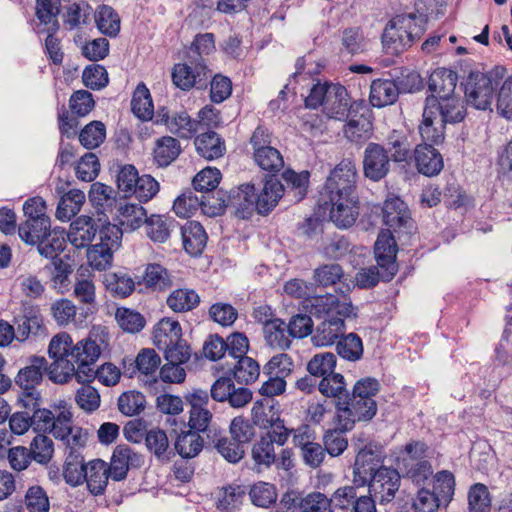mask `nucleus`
Segmentation results:
<instances>
[{
    "label": "nucleus",
    "mask_w": 512,
    "mask_h": 512,
    "mask_svg": "<svg viewBox=\"0 0 512 512\" xmlns=\"http://www.w3.org/2000/svg\"><path fill=\"white\" fill-rule=\"evenodd\" d=\"M91 338L78 341L73 344L72 338L67 333L54 336L48 347V354L54 361L49 365L48 377L54 383L64 384L72 378L76 379L78 368L85 360V354L76 355V349L88 342H94Z\"/></svg>",
    "instance_id": "f257e3e1"
},
{
    "label": "nucleus",
    "mask_w": 512,
    "mask_h": 512,
    "mask_svg": "<svg viewBox=\"0 0 512 512\" xmlns=\"http://www.w3.org/2000/svg\"><path fill=\"white\" fill-rule=\"evenodd\" d=\"M424 33L412 14L397 15L389 21L382 35L383 47L387 54L398 55L411 47Z\"/></svg>",
    "instance_id": "f03ea898"
},
{
    "label": "nucleus",
    "mask_w": 512,
    "mask_h": 512,
    "mask_svg": "<svg viewBox=\"0 0 512 512\" xmlns=\"http://www.w3.org/2000/svg\"><path fill=\"white\" fill-rule=\"evenodd\" d=\"M504 72V67H496L487 73L471 71L464 83L467 103L479 110L488 109L493 102L495 90L499 86Z\"/></svg>",
    "instance_id": "7ed1b4c3"
},
{
    "label": "nucleus",
    "mask_w": 512,
    "mask_h": 512,
    "mask_svg": "<svg viewBox=\"0 0 512 512\" xmlns=\"http://www.w3.org/2000/svg\"><path fill=\"white\" fill-rule=\"evenodd\" d=\"M85 354V360L81 362L76 374V380L79 383H90L95 379L105 386H113L120 379L119 369L112 363H105L98 369H95V363L101 355L100 346L94 342H88L76 349V355Z\"/></svg>",
    "instance_id": "20e7f679"
},
{
    "label": "nucleus",
    "mask_w": 512,
    "mask_h": 512,
    "mask_svg": "<svg viewBox=\"0 0 512 512\" xmlns=\"http://www.w3.org/2000/svg\"><path fill=\"white\" fill-rule=\"evenodd\" d=\"M357 179L356 164L350 159H343L334 167L325 181L321 191L323 201H340L341 198L358 197Z\"/></svg>",
    "instance_id": "39448f33"
},
{
    "label": "nucleus",
    "mask_w": 512,
    "mask_h": 512,
    "mask_svg": "<svg viewBox=\"0 0 512 512\" xmlns=\"http://www.w3.org/2000/svg\"><path fill=\"white\" fill-rule=\"evenodd\" d=\"M337 420L340 429L351 430L356 422H368L377 413V403L372 398H361L349 392L336 402Z\"/></svg>",
    "instance_id": "423d86ee"
},
{
    "label": "nucleus",
    "mask_w": 512,
    "mask_h": 512,
    "mask_svg": "<svg viewBox=\"0 0 512 512\" xmlns=\"http://www.w3.org/2000/svg\"><path fill=\"white\" fill-rule=\"evenodd\" d=\"M387 454L383 445L377 442H369L359 447L353 465V483L366 486L370 479L381 467Z\"/></svg>",
    "instance_id": "0eeeda50"
},
{
    "label": "nucleus",
    "mask_w": 512,
    "mask_h": 512,
    "mask_svg": "<svg viewBox=\"0 0 512 512\" xmlns=\"http://www.w3.org/2000/svg\"><path fill=\"white\" fill-rule=\"evenodd\" d=\"M41 7L36 14L37 22L34 25V31L38 34H46L45 48L49 58L54 64H60L63 60V53L60 48V41L55 34L60 29L58 15L61 9L50 5L52 9H48L45 5L39 4Z\"/></svg>",
    "instance_id": "6e6552de"
},
{
    "label": "nucleus",
    "mask_w": 512,
    "mask_h": 512,
    "mask_svg": "<svg viewBox=\"0 0 512 512\" xmlns=\"http://www.w3.org/2000/svg\"><path fill=\"white\" fill-rule=\"evenodd\" d=\"M48 370V362L44 357L32 356L28 359L27 365L21 368L15 377V384L22 389L20 403L36 404V398L39 397L36 386L41 383L44 373L48 374Z\"/></svg>",
    "instance_id": "1a4fd4ad"
},
{
    "label": "nucleus",
    "mask_w": 512,
    "mask_h": 512,
    "mask_svg": "<svg viewBox=\"0 0 512 512\" xmlns=\"http://www.w3.org/2000/svg\"><path fill=\"white\" fill-rule=\"evenodd\" d=\"M210 71L203 58L188 55L185 63L176 64L172 72L173 83L181 90L188 91L193 87L202 89L207 86Z\"/></svg>",
    "instance_id": "9d476101"
},
{
    "label": "nucleus",
    "mask_w": 512,
    "mask_h": 512,
    "mask_svg": "<svg viewBox=\"0 0 512 512\" xmlns=\"http://www.w3.org/2000/svg\"><path fill=\"white\" fill-rule=\"evenodd\" d=\"M357 483L345 485L334 491V509L336 512H377L375 499L363 494Z\"/></svg>",
    "instance_id": "9b49d317"
},
{
    "label": "nucleus",
    "mask_w": 512,
    "mask_h": 512,
    "mask_svg": "<svg viewBox=\"0 0 512 512\" xmlns=\"http://www.w3.org/2000/svg\"><path fill=\"white\" fill-rule=\"evenodd\" d=\"M13 324L16 326V339L18 341H26L31 335L35 337L47 336V329L39 307L28 301L21 302L18 313L14 314Z\"/></svg>",
    "instance_id": "f8f14e48"
},
{
    "label": "nucleus",
    "mask_w": 512,
    "mask_h": 512,
    "mask_svg": "<svg viewBox=\"0 0 512 512\" xmlns=\"http://www.w3.org/2000/svg\"><path fill=\"white\" fill-rule=\"evenodd\" d=\"M401 475L392 467H381L370 479L366 486L368 495L380 504L391 502L400 488Z\"/></svg>",
    "instance_id": "ddd939ff"
},
{
    "label": "nucleus",
    "mask_w": 512,
    "mask_h": 512,
    "mask_svg": "<svg viewBox=\"0 0 512 512\" xmlns=\"http://www.w3.org/2000/svg\"><path fill=\"white\" fill-rule=\"evenodd\" d=\"M391 162L393 161L384 145L369 142L363 152V175L373 182H379L390 173Z\"/></svg>",
    "instance_id": "4468645a"
},
{
    "label": "nucleus",
    "mask_w": 512,
    "mask_h": 512,
    "mask_svg": "<svg viewBox=\"0 0 512 512\" xmlns=\"http://www.w3.org/2000/svg\"><path fill=\"white\" fill-rule=\"evenodd\" d=\"M397 243L391 230L381 231L374 245V254L381 269L382 281H391L398 271Z\"/></svg>",
    "instance_id": "2eb2a0df"
},
{
    "label": "nucleus",
    "mask_w": 512,
    "mask_h": 512,
    "mask_svg": "<svg viewBox=\"0 0 512 512\" xmlns=\"http://www.w3.org/2000/svg\"><path fill=\"white\" fill-rule=\"evenodd\" d=\"M303 308L310 316L319 319L329 318L336 314L356 317L351 303L340 302L337 296L328 293L306 298L303 301Z\"/></svg>",
    "instance_id": "dca6fc26"
},
{
    "label": "nucleus",
    "mask_w": 512,
    "mask_h": 512,
    "mask_svg": "<svg viewBox=\"0 0 512 512\" xmlns=\"http://www.w3.org/2000/svg\"><path fill=\"white\" fill-rule=\"evenodd\" d=\"M383 222L397 234H412L414 225L408 207L398 197L389 198L383 205Z\"/></svg>",
    "instance_id": "f3484780"
},
{
    "label": "nucleus",
    "mask_w": 512,
    "mask_h": 512,
    "mask_svg": "<svg viewBox=\"0 0 512 512\" xmlns=\"http://www.w3.org/2000/svg\"><path fill=\"white\" fill-rule=\"evenodd\" d=\"M211 397L217 402H228L233 408H242L252 400V392L245 387H235L230 377L218 378L210 389Z\"/></svg>",
    "instance_id": "a211bd4d"
},
{
    "label": "nucleus",
    "mask_w": 512,
    "mask_h": 512,
    "mask_svg": "<svg viewBox=\"0 0 512 512\" xmlns=\"http://www.w3.org/2000/svg\"><path fill=\"white\" fill-rule=\"evenodd\" d=\"M432 103H434V108H430V110L435 116L439 115L440 121L445 125L459 123L466 116L464 103L456 94L445 98H439L436 95L427 96L425 107L431 106Z\"/></svg>",
    "instance_id": "6ab92c4d"
},
{
    "label": "nucleus",
    "mask_w": 512,
    "mask_h": 512,
    "mask_svg": "<svg viewBox=\"0 0 512 512\" xmlns=\"http://www.w3.org/2000/svg\"><path fill=\"white\" fill-rule=\"evenodd\" d=\"M142 464V455L134 452L127 445H118L113 451L110 466H108L110 478L114 481L124 480L130 468H138Z\"/></svg>",
    "instance_id": "aec40b11"
},
{
    "label": "nucleus",
    "mask_w": 512,
    "mask_h": 512,
    "mask_svg": "<svg viewBox=\"0 0 512 512\" xmlns=\"http://www.w3.org/2000/svg\"><path fill=\"white\" fill-rule=\"evenodd\" d=\"M101 218L94 219L89 216H79L70 225L67 238L76 248L88 247L98 235Z\"/></svg>",
    "instance_id": "412c9836"
},
{
    "label": "nucleus",
    "mask_w": 512,
    "mask_h": 512,
    "mask_svg": "<svg viewBox=\"0 0 512 512\" xmlns=\"http://www.w3.org/2000/svg\"><path fill=\"white\" fill-rule=\"evenodd\" d=\"M412 158L418 172L425 176H436L444 167L442 155L429 143L418 144L414 148Z\"/></svg>",
    "instance_id": "4be33fe9"
},
{
    "label": "nucleus",
    "mask_w": 512,
    "mask_h": 512,
    "mask_svg": "<svg viewBox=\"0 0 512 512\" xmlns=\"http://www.w3.org/2000/svg\"><path fill=\"white\" fill-rule=\"evenodd\" d=\"M358 197L341 198L340 201L324 200V205L329 206V216L333 223L340 228L351 227L358 215Z\"/></svg>",
    "instance_id": "5701e85b"
},
{
    "label": "nucleus",
    "mask_w": 512,
    "mask_h": 512,
    "mask_svg": "<svg viewBox=\"0 0 512 512\" xmlns=\"http://www.w3.org/2000/svg\"><path fill=\"white\" fill-rule=\"evenodd\" d=\"M256 188L253 184H243L237 189L231 190L226 206L235 210L237 217L250 218L256 211Z\"/></svg>",
    "instance_id": "b1692460"
},
{
    "label": "nucleus",
    "mask_w": 512,
    "mask_h": 512,
    "mask_svg": "<svg viewBox=\"0 0 512 512\" xmlns=\"http://www.w3.org/2000/svg\"><path fill=\"white\" fill-rule=\"evenodd\" d=\"M350 316L334 315L324 318L316 327L312 340L317 346H330L339 340L345 331V319Z\"/></svg>",
    "instance_id": "393cba45"
},
{
    "label": "nucleus",
    "mask_w": 512,
    "mask_h": 512,
    "mask_svg": "<svg viewBox=\"0 0 512 512\" xmlns=\"http://www.w3.org/2000/svg\"><path fill=\"white\" fill-rule=\"evenodd\" d=\"M349 105L350 97L347 89L339 83L331 84L323 107V112L327 117L336 120L348 118Z\"/></svg>",
    "instance_id": "a878e982"
},
{
    "label": "nucleus",
    "mask_w": 512,
    "mask_h": 512,
    "mask_svg": "<svg viewBox=\"0 0 512 512\" xmlns=\"http://www.w3.org/2000/svg\"><path fill=\"white\" fill-rule=\"evenodd\" d=\"M385 148L394 163H408L412 159L413 147L408 135L400 130H392L385 139Z\"/></svg>",
    "instance_id": "bb28decb"
},
{
    "label": "nucleus",
    "mask_w": 512,
    "mask_h": 512,
    "mask_svg": "<svg viewBox=\"0 0 512 512\" xmlns=\"http://www.w3.org/2000/svg\"><path fill=\"white\" fill-rule=\"evenodd\" d=\"M284 195V185L278 179H266L263 188L256 192V212L261 215L268 214Z\"/></svg>",
    "instance_id": "cd10ccee"
},
{
    "label": "nucleus",
    "mask_w": 512,
    "mask_h": 512,
    "mask_svg": "<svg viewBox=\"0 0 512 512\" xmlns=\"http://www.w3.org/2000/svg\"><path fill=\"white\" fill-rule=\"evenodd\" d=\"M145 445L150 453L161 463H168L174 458V450L170 445L166 432L153 428L145 434Z\"/></svg>",
    "instance_id": "c85d7f7f"
},
{
    "label": "nucleus",
    "mask_w": 512,
    "mask_h": 512,
    "mask_svg": "<svg viewBox=\"0 0 512 512\" xmlns=\"http://www.w3.org/2000/svg\"><path fill=\"white\" fill-rule=\"evenodd\" d=\"M181 236L185 251L192 256L202 253L208 239L203 226L197 221H187L181 227Z\"/></svg>",
    "instance_id": "c756f323"
},
{
    "label": "nucleus",
    "mask_w": 512,
    "mask_h": 512,
    "mask_svg": "<svg viewBox=\"0 0 512 512\" xmlns=\"http://www.w3.org/2000/svg\"><path fill=\"white\" fill-rule=\"evenodd\" d=\"M106 291L114 298L125 299L129 297L136 288V282L132 276L123 271L108 272L103 280Z\"/></svg>",
    "instance_id": "7c9ffc66"
},
{
    "label": "nucleus",
    "mask_w": 512,
    "mask_h": 512,
    "mask_svg": "<svg viewBox=\"0 0 512 512\" xmlns=\"http://www.w3.org/2000/svg\"><path fill=\"white\" fill-rule=\"evenodd\" d=\"M399 94L396 81L376 79L370 86L369 101L373 107L382 108L395 103Z\"/></svg>",
    "instance_id": "2f4dec72"
},
{
    "label": "nucleus",
    "mask_w": 512,
    "mask_h": 512,
    "mask_svg": "<svg viewBox=\"0 0 512 512\" xmlns=\"http://www.w3.org/2000/svg\"><path fill=\"white\" fill-rule=\"evenodd\" d=\"M181 339L182 328L176 320L163 318L154 327L153 342L159 350L167 349Z\"/></svg>",
    "instance_id": "473e14b6"
},
{
    "label": "nucleus",
    "mask_w": 512,
    "mask_h": 512,
    "mask_svg": "<svg viewBox=\"0 0 512 512\" xmlns=\"http://www.w3.org/2000/svg\"><path fill=\"white\" fill-rule=\"evenodd\" d=\"M457 80L456 72L447 68H438L430 75L428 88L432 92L431 95L439 98L449 97L455 95Z\"/></svg>",
    "instance_id": "72a5a7b5"
},
{
    "label": "nucleus",
    "mask_w": 512,
    "mask_h": 512,
    "mask_svg": "<svg viewBox=\"0 0 512 512\" xmlns=\"http://www.w3.org/2000/svg\"><path fill=\"white\" fill-rule=\"evenodd\" d=\"M204 447V438L194 430L181 431L174 441V456L179 454L183 459H191L199 455Z\"/></svg>",
    "instance_id": "f704fd0d"
},
{
    "label": "nucleus",
    "mask_w": 512,
    "mask_h": 512,
    "mask_svg": "<svg viewBox=\"0 0 512 512\" xmlns=\"http://www.w3.org/2000/svg\"><path fill=\"white\" fill-rule=\"evenodd\" d=\"M109 478L108 465L105 461L95 459L86 465L84 481H86L87 487L92 494H102Z\"/></svg>",
    "instance_id": "c9c22d12"
},
{
    "label": "nucleus",
    "mask_w": 512,
    "mask_h": 512,
    "mask_svg": "<svg viewBox=\"0 0 512 512\" xmlns=\"http://www.w3.org/2000/svg\"><path fill=\"white\" fill-rule=\"evenodd\" d=\"M144 224L148 238L157 243L166 242L177 226V222L173 218L158 214L147 216Z\"/></svg>",
    "instance_id": "e433bc0d"
},
{
    "label": "nucleus",
    "mask_w": 512,
    "mask_h": 512,
    "mask_svg": "<svg viewBox=\"0 0 512 512\" xmlns=\"http://www.w3.org/2000/svg\"><path fill=\"white\" fill-rule=\"evenodd\" d=\"M263 333L266 343L274 349L285 350L291 345L293 337L290 335L287 324L279 318L266 323Z\"/></svg>",
    "instance_id": "4c0bfd02"
},
{
    "label": "nucleus",
    "mask_w": 512,
    "mask_h": 512,
    "mask_svg": "<svg viewBox=\"0 0 512 512\" xmlns=\"http://www.w3.org/2000/svg\"><path fill=\"white\" fill-rule=\"evenodd\" d=\"M66 234L59 228L51 229L37 245L39 254L51 260L60 258L59 255L66 248Z\"/></svg>",
    "instance_id": "58836bf2"
},
{
    "label": "nucleus",
    "mask_w": 512,
    "mask_h": 512,
    "mask_svg": "<svg viewBox=\"0 0 512 512\" xmlns=\"http://www.w3.org/2000/svg\"><path fill=\"white\" fill-rule=\"evenodd\" d=\"M85 202V194L79 189H71L64 193L57 205L56 218L61 221H69L79 213Z\"/></svg>",
    "instance_id": "ea45409f"
},
{
    "label": "nucleus",
    "mask_w": 512,
    "mask_h": 512,
    "mask_svg": "<svg viewBox=\"0 0 512 512\" xmlns=\"http://www.w3.org/2000/svg\"><path fill=\"white\" fill-rule=\"evenodd\" d=\"M206 444L212 445L230 463L239 462L245 455L244 446L228 438L222 429L216 437H212L210 442Z\"/></svg>",
    "instance_id": "a19ab883"
},
{
    "label": "nucleus",
    "mask_w": 512,
    "mask_h": 512,
    "mask_svg": "<svg viewBox=\"0 0 512 512\" xmlns=\"http://www.w3.org/2000/svg\"><path fill=\"white\" fill-rule=\"evenodd\" d=\"M119 224L124 231H134L140 228L147 218L146 210L136 203H120L118 206Z\"/></svg>",
    "instance_id": "79ce46f5"
},
{
    "label": "nucleus",
    "mask_w": 512,
    "mask_h": 512,
    "mask_svg": "<svg viewBox=\"0 0 512 512\" xmlns=\"http://www.w3.org/2000/svg\"><path fill=\"white\" fill-rule=\"evenodd\" d=\"M161 358L153 349H143L136 358V367L144 376L142 381L152 386L158 383L156 377L157 370L160 366Z\"/></svg>",
    "instance_id": "37998d69"
},
{
    "label": "nucleus",
    "mask_w": 512,
    "mask_h": 512,
    "mask_svg": "<svg viewBox=\"0 0 512 512\" xmlns=\"http://www.w3.org/2000/svg\"><path fill=\"white\" fill-rule=\"evenodd\" d=\"M194 144L199 155L207 160L219 158L225 151L224 142L214 131L198 135Z\"/></svg>",
    "instance_id": "c03bdc74"
},
{
    "label": "nucleus",
    "mask_w": 512,
    "mask_h": 512,
    "mask_svg": "<svg viewBox=\"0 0 512 512\" xmlns=\"http://www.w3.org/2000/svg\"><path fill=\"white\" fill-rule=\"evenodd\" d=\"M189 413L188 425L190 429L198 433H204L206 443H209L212 437L217 436L221 429L212 422L213 415L208 408L190 409Z\"/></svg>",
    "instance_id": "a18cd8bd"
},
{
    "label": "nucleus",
    "mask_w": 512,
    "mask_h": 512,
    "mask_svg": "<svg viewBox=\"0 0 512 512\" xmlns=\"http://www.w3.org/2000/svg\"><path fill=\"white\" fill-rule=\"evenodd\" d=\"M309 176L308 171H302L300 173H296L291 169L284 171L282 173L284 193L288 196L292 195L297 202L302 200L307 193Z\"/></svg>",
    "instance_id": "49530a36"
},
{
    "label": "nucleus",
    "mask_w": 512,
    "mask_h": 512,
    "mask_svg": "<svg viewBox=\"0 0 512 512\" xmlns=\"http://www.w3.org/2000/svg\"><path fill=\"white\" fill-rule=\"evenodd\" d=\"M51 230L50 218L25 220L18 227V235L22 241L35 245Z\"/></svg>",
    "instance_id": "de8ad7c7"
},
{
    "label": "nucleus",
    "mask_w": 512,
    "mask_h": 512,
    "mask_svg": "<svg viewBox=\"0 0 512 512\" xmlns=\"http://www.w3.org/2000/svg\"><path fill=\"white\" fill-rule=\"evenodd\" d=\"M431 106L425 107L423 110V119L419 125V132L425 143L440 144L444 141V128L445 124L440 121L439 126H435L434 120L437 116L433 114L430 108H434V103Z\"/></svg>",
    "instance_id": "09e8293b"
},
{
    "label": "nucleus",
    "mask_w": 512,
    "mask_h": 512,
    "mask_svg": "<svg viewBox=\"0 0 512 512\" xmlns=\"http://www.w3.org/2000/svg\"><path fill=\"white\" fill-rule=\"evenodd\" d=\"M247 495L254 506L264 509L272 507L278 499L276 486L263 481L254 483L247 490Z\"/></svg>",
    "instance_id": "8fccbe9b"
},
{
    "label": "nucleus",
    "mask_w": 512,
    "mask_h": 512,
    "mask_svg": "<svg viewBox=\"0 0 512 512\" xmlns=\"http://www.w3.org/2000/svg\"><path fill=\"white\" fill-rule=\"evenodd\" d=\"M214 206L215 203L210 201L209 197L202 195L200 198L195 195L192 190L183 192L174 201L173 210L180 217H189L194 211L201 206Z\"/></svg>",
    "instance_id": "3c124183"
},
{
    "label": "nucleus",
    "mask_w": 512,
    "mask_h": 512,
    "mask_svg": "<svg viewBox=\"0 0 512 512\" xmlns=\"http://www.w3.org/2000/svg\"><path fill=\"white\" fill-rule=\"evenodd\" d=\"M247 496V488L242 485L231 484L221 489L216 502L218 510L231 512L238 509Z\"/></svg>",
    "instance_id": "603ef678"
},
{
    "label": "nucleus",
    "mask_w": 512,
    "mask_h": 512,
    "mask_svg": "<svg viewBox=\"0 0 512 512\" xmlns=\"http://www.w3.org/2000/svg\"><path fill=\"white\" fill-rule=\"evenodd\" d=\"M299 512H336L334 509V492L330 497L318 491L302 497L297 505Z\"/></svg>",
    "instance_id": "864d4df0"
},
{
    "label": "nucleus",
    "mask_w": 512,
    "mask_h": 512,
    "mask_svg": "<svg viewBox=\"0 0 512 512\" xmlns=\"http://www.w3.org/2000/svg\"><path fill=\"white\" fill-rule=\"evenodd\" d=\"M181 153V146L177 139L164 136L156 141L154 160L160 167L170 165Z\"/></svg>",
    "instance_id": "5fc2aeb1"
},
{
    "label": "nucleus",
    "mask_w": 512,
    "mask_h": 512,
    "mask_svg": "<svg viewBox=\"0 0 512 512\" xmlns=\"http://www.w3.org/2000/svg\"><path fill=\"white\" fill-rule=\"evenodd\" d=\"M131 108L134 115L141 120H151L154 116L152 98L145 84L137 85L131 100Z\"/></svg>",
    "instance_id": "6e6d98bb"
},
{
    "label": "nucleus",
    "mask_w": 512,
    "mask_h": 512,
    "mask_svg": "<svg viewBox=\"0 0 512 512\" xmlns=\"http://www.w3.org/2000/svg\"><path fill=\"white\" fill-rule=\"evenodd\" d=\"M373 131L372 122L360 114L358 118H351L344 128L345 137L353 143H363L368 140Z\"/></svg>",
    "instance_id": "4d7b16f0"
},
{
    "label": "nucleus",
    "mask_w": 512,
    "mask_h": 512,
    "mask_svg": "<svg viewBox=\"0 0 512 512\" xmlns=\"http://www.w3.org/2000/svg\"><path fill=\"white\" fill-rule=\"evenodd\" d=\"M165 126L171 133L188 139L197 131L198 122L192 120L188 113L182 110L173 112Z\"/></svg>",
    "instance_id": "13d9d810"
},
{
    "label": "nucleus",
    "mask_w": 512,
    "mask_h": 512,
    "mask_svg": "<svg viewBox=\"0 0 512 512\" xmlns=\"http://www.w3.org/2000/svg\"><path fill=\"white\" fill-rule=\"evenodd\" d=\"M273 402V399L264 398L254 403L252 408V420L256 426L268 429L269 426L273 425L276 421V418L280 417L278 411L274 408Z\"/></svg>",
    "instance_id": "bf43d9fd"
},
{
    "label": "nucleus",
    "mask_w": 512,
    "mask_h": 512,
    "mask_svg": "<svg viewBox=\"0 0 512 512\" xmlns=\"http://www.w3.org/2000/svg\"><path fill=\"white\" fill-rule=\"evenodd\" d=\"M337 357L331 352L315 354L307 363V371L315 378L331 376L336 367Z\"/></svg>",
    "instance_id": "052dcab7"
},
{
    "label": "nucleus",
    "mask_w": 512,
    "mask_h": 512,
    "mask_svg": "<svg viewBox=\"0 0 512 512\" xmlns=\"http://www.w3.org/2000/svg\"><path fill=\"white\" fill-rule=\"evenodd\" d=\"M336 350L339 356L348 361H358L363 355V342L356 333L344 335L336 342Z\"/></svg>",
    "instance_id": "680f3d73"
},
{
    "label": "nucleus",
    "mask_w": 512,
    "mask_h": 512,
    "mask_svg": "<svg viewBox=\"0 0 512 512\" xmlns=\"http://www.w3.org/2000/svg\"><path fill=\"white\" fill-rule=\"evenodd\" d=\"M199 302V295L192 289H176L167 298V305L174 312L190 311Z\"/></svg>",
    "instance_id": "e2e57ef3"
},
{
    "label": "nucleus",
    "mask_w": 512,
    "mask_h": 512,
    "mask_svg": "<svg viewBox=\"0 0 512 512\" xmlns=\"http://www.w3.org/2000/svg\"><path fill=\"white\" fill-rule=\"evenodd\" d=\"M235 380L239 384H251L255 382L260 375V366L256 360L251 357H240L232 370Z\"/></svg>",
    "instance_id": "0e129e2a"
},
{
    "label": "nucleus",
    "mask_w": 512,
    "mask_h": 512,
    "mask_svg": "<svg viewBox=\"0 0 512 512\" xmlns=\"http://www.w3.org/2000/svg\"><path fill=\"white\" fill-rule=\"evenodd\" d=\"M115 319L119 327L128 333H138L146 324V320L141 313L126 307L116 309Z\"/></svg>",
    "instance_id": "69168bd1"
},
{
    "label": "nucleus",
    "mask_w": 512,
    "mask_h": 512,
    "mask_svg": "<svg viewBox=\"0 0 512 512\" xmlns=\"http://www.w3.org/2000/svg\"><path fill=\"white\" fill-rule=\"evenodd\" d=\"M253 158L256 164L270 173L279 172L284 167V160L278 149L275 147H266L257 152H253Z\"/></svg>",
    "instance_id": "338daca9"
},
{
    "label": "nucleus",
    "mask_w": 512,
    "mask_h": 512,
    "mask_svg": "<svg viewBox=\"0 0 512 512\" xmlns=\"http://www.w3.org/2000/svg\"><path fill=\"white\" fill-rule=\"evenodd\" d=\"M98 29L110 37L116 36L120 30V19L112 7L102 5L95 14Z\"/></svg>",
    "instance_id": "774afa93"
}]
</instances>
